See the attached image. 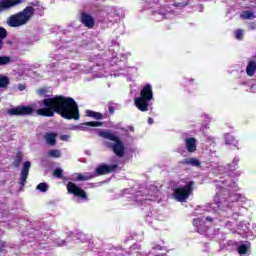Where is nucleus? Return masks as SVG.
I'll list each match as a JSON object with an SVG mask.
<instances>
[{
    "label": "nucleus",
    "mask_w": 256,
    "mask_h": 256,
    "mask_svg": "<svg viewBox=\"0 0 256 256\" xmlns=\"http://www.w3.org/2000/svg\"><path fill=\"white\" fill-rule=\"evenodd\" d=\"M46 108H40L36 111L37 115L42 117H53L58 113L63 119H79V107L73 98L65 96H56L43 100Z\"/></svg>",
    "instance_id": "f257e3e1"
},
{
    "label": "nucleus",
    "mask_w": 256,
    "mask_h": 256,
    "mask_svg": "<svg viewBox=\"0 0 256 256\" xmlns=\"http://www.w3.org/2000/svg\"><path fill=\"white\" fill-rule=\"evenodd\" d=\"M143 4L146 5L147 9H159V0H142ZM165 3H169V0H164ZM183 7H187V1H179L175 2L174 0H170L168 4L169 10H154L153 11V20L161 21L163 19H167V15L175 11V9H183Z\"/></svg>",
    "instance_id": "f03ea898"
},
{
    "label": "nucleus",
    "mask_w": 256,
    "mask_h": 256,
    "mask_svg": "<svg viewBox=\"0 0 256 256\" xmlns=\"http://www.w3.org/2000/svg\"><path fill=\"white\" fill-rule=\"evenodd\" d=\"M98 135L102 139H107L103 142L104 146L113 150L117 157H123L125 155V144L119 136L113 134L111 131H100Z\"/></svg>",
    "instance_id": "7ed1b4c3"
},
{
    "label": "nucleus",
    "mask_w": 256,
    "mask_h": 256,
    "mask_svg": "<svg viewBox=\"0 0 256 256\" xmlns=\"http://www.w3.org/2000/svg\"><path fill=\"white\" fill-rule=\"evenodd\" d=\"M33 17V7L28 6L23 11L18 12L7 19L8 27H23L27 25Z\"/></svg>",
    "instance_id": "20e7f679"
},
{
    "label": "nucleus",
    "mask_w": 256,
    "mask_h": 256,
    "mask_svg": "<svg viewBox=\"0 0 256 256\" xmlns=\"http://www.w3.org/2000/svg\"><path fill=\"white\" fill-rule=\"evenodd\" d=\"M151 101H153V88H151V84H146L141 92L140 96L134 99V105L139 109V111H149V105H151Z\"/></svg>",
    "instance_id": "39448f33"
},
{
    "label": "nucleus",
    "mask_w": 256,
    "mask_h": 256,
    "mask_svg": "<svg viewBox=\"0 0 256 256\" xmlns=\"http://www.w3.org/2000/svg\"><path fill=\"white\" fill-rule=\"evenodd\" d=\"M193 187H195V182L190 181L185 186L174 189L172 195L179 203H185L189 196L193 195Z\"/></svg>",
    "instance_id": "423d86ee"
},
{
    "label": "nucleus",
    "mask_w": 256,
    "mask_h": 256,
    "mask_svg": "<svg viewBox=\"0 0 256 256\" xmlns=\"http://www.w3.org/2000/svg\"><path fill=\"white\" fill-rule=\"evenodd\" d=\"M121 171L119 164H101L94 171V177H101L102 175H109L110 173H115Z\"/></svg>",
    "instance_id": "0eeeda50"
},
{
    "label": "nucleus",
    "mask_w": 256,
    "mask_h": 256,
    "mask_svg": "<svg viewBox=\"0 0 256 256\" xmlns=\"http://www.w3.org/2000/svg\"><path fill=\"white\" fill-rule=\"evenodd\" d=\"M66 187L70 195H74V197H78V199H82V201H89V196L87 195V192L83 190V188L77 186V184L73 182H68Z\"/></svg>",
    "instance_id": "6e6552de"
},
{
    "label": "nucleus",
    "mask_w": 256,
    "mask_h": 256,
    "mask_svg": "<svg viewBox=\"0 0 256 256\" xmlns=\"http://www.w3.org/2000/svg\"><path fill=\"white\" fill-rule=\"evenodd\" d=\"M33 108L27 106H18L8 109V115H31Z\"/></svg>",
    "instance_id": "1a4fd4ad"
},
{
    "label": "nucleus",
    "mask_w": 256,
    "mask_h": 256,
    "mask_svg": "<svg viewBox=\"0 0 256 256\" xmlns=\"http://www.w3.org/2000/svg\"><path fill=\"white\" fill-rule=\"evenodd\" d=\"M29 169H31V162H24L18 182L21 187H25V183H27V178L29 177Z\"/></svg>",
    "instance_id": "9d476101"
},
{
    "label": "nucleus",
    "mask_w": 256,
    "mask_h": 256,
    "mask_svg": "<svg viewBox=\"0 0 256 256\" xmlns=\"http://www.w3.org/2000/svg\"><path fill=\"white\" fill-rule=\"evenodd\" d=\"M25 3V0H0V11H7Z\"/></svg>",
    "instance_id": "9b49d317"
},
{
    "label": "nucleus",
    "mask_w": 256,
    "mask_h": 256,
    "mask_svg": "<svg viewBox=\"0 0 256 256\" xmlns=\"http://www.w3.org/2000/svg\"><path fill=\"white\" fill-rule=\"evenodd\" d=\"M185 145L188 153H195L197 151V139L193 137L186 138Z\"/></svg>",
    "instance_id": "f8f14e48"
},
{
    "label": "nucleus",
    "mask_w": 256,
    "mask_h": 256,
    "mask_svg": "<svg viewBox=\"0 0 256 256\" xmlns=\"http://www.w3.org/2000/svg\"><path fill=\"white\" fill-rule=\"evenodd\" d=\"M81 21L85 27H88V29H93L95 25V19L89 14L83 13L81 16Z\"/></svg>",
    "instance_id": "ddd939ff"
},
{
    "label": "nucleus",
    "mask_w": 256,
    "mask_h": 256,
    "mask_svg": "<svg viewBox=\"0 0 256 256\" xmlns=\"http://www.w3.org/2000/svg\"><path fill=\"white\" fill-rule=\"evenodd\" d=\"M44 139L47 143V145H50L51 147H55L57 145V134L53 132L46 133L44 135Z\"/></svg>",
    "instance_id": "4468645a"
},
{
    "label": "nucleus",
    "mask_w": 256,
    "mask_h": 256,
    "mask_svg": "<svg viewBox=\"0 0 256 256\" xmlns=\"http://www.w3.org/2000/svg\"><path fill=\"white\" fill-rule=\"evenodd\" d=\"M214 203L217 205L218 209H223V205L227 203V198L224 197L222 193H216L214 196Z\"/></svg>",
    "instance_id": "2eb2a0df"
},
{
    "label": "nucleus",
    "mask_w": 256,
    "mask_h": 256,
    "mask_svg": "<svg viewBox=\"0 0 256 256\" xmlns=\"http://www.w3.org/2000/svg\"><path fill=\"white\" fill-rule=\"evenodd\" d=\"M103 125L100 121H92V122H86L82 123L80 126H75L73 129H81V131H85L87 127H101Z\"/></svg>",
    "instance_id": "dca6fc26"
},
{
    "label": "nucleus",
    "mask_w": 256,
    "mask_h": 256,
    "mask_svg": "<svg viewBox=\"0 0 256 256\" xmlns=\"http://www.w3.org/2000/svg\"><path fill=\"white\" fill-rule=\"evenodd\" d=\"M45 12V8L43 7V5H41V3L39 2H35L33 4V14L34 15H38V16H43V13Z\"/></svg>",
    "instance_id": "f3484780"
},
{
    "label": "nucleus",
    "mask_w": 256,
    "mask_h": 256,
    "mask_svg": "<svg viewBox=\"0 0 256 256\" xmlns=\"http://www.w3.org/2000/svg\"><path fill=\"white\" fill-rule=\"evenodd\" d=\"M256 71V62L255 61H250L246 67V73L249 75V77H253L255 75Z\"/></svg>",
    "instance_id": "a211bd4d"
},
{
    "label": "nucleus",
    "mask_w": 256,
    "mask_h": 256,
    "mask_svg": "<svg viewBox=\"0 0 256 256\" xmlns=\"http://www.w3.org/2000/svg\"><path fill=\"white\" fill-rule=\"evenodd\" d=\"M11 80L8 76L0 74V89H5V87H9Z\"/></svg>",
    "instance_id": "6ab92c4d"
},
{
    "label": "nucleus",
    "mask_w": 256,
    "mask_h": 256,
    "mask_svg": "<svg viewBox=\"0 0 256 256\" xmlns=\"http://www.w3.org/2000/svg\"><path fill=\"white\" fill-rule=\"evenodd\" d=\"M224 139L226 145H233V147L237 146V140H235V137L231 136L230 134H225Z\"/></svg>",
    "instance_id": "aec40b11"
},
{
    "label": "nucleus",
    "mask_w": 256,
    "mask_h": 256,
    "mask_svg": "<svg viewBox=\"0 0 256 256\" xmlns=\"http://www.w3.org/2000/svg\"><path fill=\"white\" fill-rule=\"evenodd\" d=\"M91 179H95V175H93V174H78L76 177V181H89Z\"/></svg>",
    "instance_id": "412c9836"
},
{
    "label": "nucleus",
    "mask_w": 256,
    "mask_h": 256,
    "mask_svg": "<svg viewBox=\"0 0 256 256\" xmlns=\"http://www.w3.org/2000/svg\"><path fill=\"white\" fill-rule=\"evenodd\" d=\"M248 252H249V246H247V244H240L238 246L239 255H247Z\"/></svg>",
    "instance_id": "4be33fe9"
},
{
    "label": "nucleus",
    "mask_w": 256,
    "mask_h": 256,
    "mask_svg": "<svg viewBox=\"0 0 256 256\" xmlns=\"http://www.w3.org/2000/svg\"><path fill=\"white\" fill-rule=\"evenodd\" d=\"M36 189L40 191V193H47V191H49V186H47V183L42 182L37 185Z\"/></svg>",
    "instance_id": "5701e85b"
},
{
    "label": "nucleus",
    "mask_w": 256,
    "mask_h": 256,
    "mask_svg": "<svg viewBox=\"0 0 256 256\" xmlns=\"http://www.w3.org/2000/svg\"><path fill=\"white\" fill-rule=\"evenodd\" d=\"M10 56H0V67H3L5 65H9L11 63Z\"/></svg>",
    "instance_id": "b1692460"
},
{
    "label": "nucleus",
    "mask_w": 256,
    "mask_h": 256,
    "mask_svg": "<svg viewBox=\"0 0 256 256\" xmlns=\"http://www.w3.org/2000/svg\"><path fill=\"white\" fill-rule=\"evenodd\" d=\"M242 19H255V14H253L250 10H246L241 14Z\"/></svg>",
    "instance_id": "393cba45"
},
{
    "label": "nucleus",
    "mask_w": 256,
    "mask_h": 256,
    "mask_svg": "<svg viewBox=\"0 0 256 256\" xmlns=\"http://www.w3.org/2000/svg\"><path fill=\"white\" fill-rule=\"evenodd\" d=\"M220 183L224 185V187H231V185H233V179L228 176L227 179L220 180Z\"/></svg>",
    "instance_id": "a878e982"
},
{
    "label": "nucleus",
    "mask_w": 256,
    "mask_h": 256,
    "mask_svg": "<svg viewBox=\"0 0 256 256\" xmlns=\"http://www.w3.org/2000/svg\"><path fill=\"white\" fill-rule=\"evenodd\" d=\"M49 157H54L55 159H59L61 157V150H50L48 152Z\"/></svg>",
    "instance_id": "bb28decb"
},
{
    "label": "nucleus",
    "mask_w": 256,
    "mask_h": 256,
    "mask_svg": "<svg viewBox=\"0 0 256 256\" xmlns=\"http://www.w3.org/2000/svg\"><path fill=\"white\" fill-rule=\"evenodd\" d=\"M53 175H54V177H56V179H61V177H63V169H61V168H56V169L53 171Z\"/></svg>",
    "instance_id": "cd10ccee"
},
{
    "label": "nucleus",
    "mask_w": 256,
    "mask_h": 256,
    "mask_svg": "<svg viewBox=\"0 0 256 256\" xmlns=\"http://www.w3.org/2000/svg\"><path fill=\"white\" fill-rule=\"evenodd\" d=\"M182 163H185L186 165H190L191 167H201V161H185Z\"/></svg>",
    "instance_id": "c85d7f7f"
},
{
    "label": "nucleus",
    "mask_w": 256,
    "mask_h": 256,
    "mask_svg": "<svg viewBox=\"0 0 256 256\" xmlns=\"http://www.w3.org/2000/svg\"><path fill=\"white\" fill-rule=\"evenodd\" d=\"M235 38L238 39V41H241V39H243V30L238 29L235 32Z\"/></svg>",
    "instance_id": "c756f323"
},
{
    "label": "nucleus",
    "mask_w": 256,
    "mask_h": 256,
    "mask_svg": "<svg viewBox=\"0 0 256 256\" xmlns=\"http://www.w3.org/2000/svg\"><path fill=\"white\" fill-rule=\"evenodd\" d=\"M7 37V30L5 28L0 27V39L3 41Z\"/></svg>",
    "instance_id": "7c9ffc66"
},
{
    "label": "nucleus",
    "mask_w": 256,
    "mask_h": 256,
    "mask_svg": "<svg viewBox=\"0 0 256 256\" xmlns=\"http://www.w3.org/2000/svg\"><path fill=\"white\" fill-rule=\"evenodd\" d=\"M127 75H133V73H137V68L129 67L127 68Z\"/></svg>",
    "instance_id": "2f4dec72"
},
{
    "label": "nucleus",
    "mask_w": 256,
    "mask_h": 256,
    "mask_svg": "<svg viewBox=\"0 0 256 256\" xmlns=\"http://www.w3.org/2000/svg\"><path fill=\"white\" fill-rule=\"evenodd\" d=\"M61 141H69L71 139V135L64 134L60 136Z\"/></svg>",
    "instance_id": "473e14b6"
},
{
    "label": "nucleus",
    "mask_w": 256,
    "mask_h": 256,
    "mask_svg": "<svg viewBox=\"0 0 256 256\" xmlns=\"http://www.w3.org/2000/svg\"><path fill=\"white\" fill-rule=\"evenodd\" d=\"M5 247H7V242L0 240V253H3Z\"/></svg>",
    "instance_id": "72a5a7b5"
},
{
    "label": "nucleus",
    "mask_w": 256,
    "mask_h": 256,
    "mask_svg": "<svg viewBox=\"0 0 256 256\" xmlns=\"http://www.w3.org/2000/svg\"><path fill=\"white\" fill-rule=\"evenodd\" d=\"M93 119H103V115L98 112H94Z\"/></svg>",
    "instance_id": "f704fd0d"
},
{
    "label": "nucleus",
    "mask_w": 256,
    "mask_h": 256,
    "mask_svg": "<svg viewBox=\"0 0 256 256\" xmlns=\"http://www.w3.org/2000/svg\"><path fill=\"white\" fill-rule=\"evenodd\" d=\"M22 159H23V153L18 152V153L16 154L15 161H22Z\"/></svg>",
    "instance_id": "c9c22d12"
},
{
    "label": "nucleus",
    "mask_w": 256,
    "mask_h": 256,
    "mask_svg": "<svg viewBox=\"0 0 256 256\" xmlns=\"http://www.w3.org/2000/svg\"><path fill=\"white\" fill-rule=\"evenodd\" d=\"M38 95L43 96L45 93H47V90L45 88H41L37 90Z\"/></svg>",
    "instance_id": "e433bc0d"
},
{
    "label": "nucleus",
    "mask_w": 256,
    "mask_h": 256,
    "mask_svg": "<svg viewBox=\"0 0 256 256\" xmlns=\"http://www.w3.org/2000/svg\"><path fill=\"white\" fill-rule=\"evenodd\" d=\"M93 115H95V112L92 110H87L86 111V117H93Z\"/></svg>",
    "instance_id": "4c0bfd02"
},
{
    "label": "nucleus",
    "mask_w": 256,
    "mask_h": 256,
    "mask_svg": "<svg viewBox=\"0 0 256 256\" xmlns=\"http://www.w3.org/2000/svg\"><path fill=\"white\" fill-rule=\"evenodd\" d=\"M119 75H127V72L123 71V70H120L119 73H114V76L115 77H119Z\"/></svg>",
    "instance_id": "58836bf2"
},
{
    "label": "nucleus",
    "mask_w": 256,
    "mask_h": 256,
    "mask_svg": "<svg viewBox=\"0 0 256 256\" xmlns=\"http://www.w3.org/2000/svg\"><path fill=\"white\" fill-rule=\"evenodd\" d=\"M112 45L116 47V49H119V42L117 40H112Z\"/></svg>",
    "instance_id": "ea45409f"
},
{
    "label": "nucleus",
    "mask_w": 256,
    "mask_h": 256,
    "mask_svg": "<svg viewBox=\"0 0 256 256\" xmlns=\"http://www.w3.org/2000/svg\"><path fill=\"white\" fill-rule=\"evenodd\" d=\"M18 90H19V91H25V85L19 84V85H18Z\"/></svg>",
    "instance_id": "a19ab883"
},
{
    "label": "nucleus",
    "mask_w": 256,
    "mask_h": 256,
    "mask_svg": "<svg viewBox=\"0 0 256 256\" xmlns=\"http://www.w3.org/2000/svg\"><path fill=\"white\" fill-rule=\"evenodd\" d=\"M206 221H208V223H213V218L211 216L206 217Z\"/></svg>",
    "instance_id": "79ce46f5"
},
{
    "label": "nucleus",
    "mask_w": 256,
    "mask_h": 256,
    "mask_svg": "<svg viewBox=\"0 0 256 256\" xmlns=\"http://www.w3.org/2000/svg\"><path fill=\"white\" fill-rule=\"evenodd\" d=\"M149 125H153V118H148Z\"/></svg>",
    "instance_id": "37998d69"
},
{
    "label": "nucleus",
    "mask_w": 256,
    "mask_h": 256,
    "mask_svg": "<svg viewBox=\"0 0 256 256\" xmlns=\"http://www.w3.org/2000/svg\"><path fill=\"white\" fill-rule=\"evenodd\" d=\"M0 49H3V40L0 39Z\"/></svg>",
    "instance_id": "c03bdc74"
},
{
    "label": "nucleus",
    "mask_w": 256,
    "mask_h": 256,
    "mask_svg": "<svg viewBox=\"0 0 256 256\" xmlns=\"http://www.w3.org/2000/svg\"><path fill=\"white\" fill-rule=\"evenodd\" d=\"M128 129L129 131H135V128H133V126H130Z\"/></svg>",
    "instance_id": "a18cd8bd"
},
{
    "label": "nucleus",
    "mask_w": 256,
    "mask_h": 256,
    "mask_svg": "<svg viewBox=\"0 0 256 256\" xmlns=\"http://www.w3.org/2000/svg\"><path fill=\"white\" fill-rule=\"evenodd\" d=\"M75 67H76V66H75V65H73V66H71V69H75Z\"/></svg>",
    "instance_id": "49530a36"
},
{
    "label": "nucleus",
    "mask_w": 256,
    "mask_h": 256,
    "mask_svg": "<svg viewBox=\"0 0 256 256\" xmlns=\"http://www.w3.org/2000/svg\"><path fill=\"white\" fill-rule=\"evenodd\" d=\"M190 161H195V159L192 158V159H190Z\"/></svg>",
    "instance_id": "de8ad7c7"
},
{
    "label": "nucleus",
    "mask_w": 256,
    "mask_h": 256,
    "mask_svg": "<svg viewBox=\"0 0 256 256\" xmlns=\"http://www.w3.org/2000/svg\"><path fill=\"white\" fill-rule=\"evenodd\" d=\"M35 75H36V73L34 72V78H35Z\"/></svg>",
    "instance_id": "09e8293b"
}]
</instances>
